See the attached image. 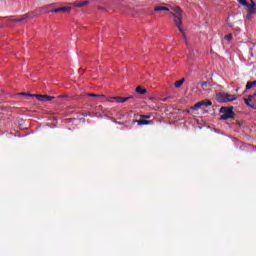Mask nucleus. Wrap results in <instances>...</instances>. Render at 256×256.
Masks as SVG:
<instances>
[{
	"label": "nucleus",
	"instance_id": "nucleus-1",
	"mask_svg": "<svg viewBox=\"0 0 256 256\" xmlns=\"http://www.w3.org/2000/svg\"><path fill=\"white\" fill-rule=\"evenodd\" d=\"M171 15L174 17V23L178 31H180L184 37V41L187 45V34H185V29L183 28V10H181V7H174Z\"/></svg>",
	"mask_w": 256,
	"mask_h": 256
},
{
	"label": "nucleus",
	"instance_id": "nucleus-2",
	"mask_svg": "<svg viewBox=\"0 0 256 256\" xmlns=\"http://www.w3.org/2000/svg\"><path fill=\"white\" fill-rule=\"evenodd\" d=\"M220 113H223V115L220 116V121H227V119H235V112L233 111V106L221 107Z\"/></svg>",
	"mask_w": 256,
	"mask_h": 256
},
{
	"label": "nucleus",
	"instance_id": "nucleus-3",
	"mask_svg": "<svg viewBox=\"0 0 256 256\" xmlns=\"http://www.w3.org/2000/svg\"><path fill=\"white\" fill-rule=\"evenodd\" d=\"M216 99H217L218 103H229L231 101H235V99H237V97L235 95H231L229 93L219 92L216 94Z\"/></svg>",
	"mask_w": 256,
	"mask_h": 256
},
{
	"label": "nucleus",
	"instance_id": "nucleus-4",
	"mask_svg": "<svg viewBox=\"0 0 256 256\" xmlns=\"http://www.w3.org/2000/svg\"><path fill=\"white\" fill-rule=\"evenodd\" d=\"M211 105V101L210 100H203L200 102H197L195 105L191 106L190 109L192 111H199V109H201V107H203V105Z\"/></svg>",
	"mask_w": 256,
	"mask_h": 256
},
{
	"label": "nucleus",
	"instance_id": "nucleus-5",
	"mask_svg": "<svg viewBox=\"0 0 256 256\" xmlns=\"http://www.w3.org/2000/svg\"><path fill=\"white\" fill-rule=\"evenodd\" d=\"M32 97H36L38 101H53L55 99V96H49V95H41V94H34Z\"/></svg>",
	"mask_w": 256,
	"mask_h": 256
},
{
	"label": "nucleus",
	"instance_id": "nucleus-6",
	"mask_svg": "<svg viewBox=\"0 0 256 256\" xmlns=\"http://www.w3.org/2000/svg\"><path fill=\"white\" fill-rule=\"evenodd\" d=\"M71 11V7L66 6V7H59L56 9H52L51 13H69Z\"/></svg>",
	"mask_w": 256,
	"mask_h": 256
},
{
	"label": "nucleus",
	"instance_id": "nucleus-7",
	"mask_svg": "<svg viewBox=\"0 0 256 256\" xmlns=\"http://www.w3.org/2000/svg\"><path fill=\"white\" fill-rule=\"evenodd\" d=\"M133 96L129 97H121V96H114L113 99L116 103H125V101H129V99H132Z\"/></svg>",
	"mask_w": 256,
	"mask_h": 256
},
{
	"label": "nucleus",
	"instance_id": "nucleus-8",
	"mask_svg": "<svg viewBox=\"0 0 256 256\" xmlns=\"http://www.w3.org/2000/svg\"><path fill=\"white\" fill-rule=\"evenodd\" d=\"M133 123H138V125L141 126V125H151L153 121L145 120V118H141L140 120H133Z\"/></svg>",
	"mask_w": 256,
	"mask_h": 256
},
{
	"label": "nucleus",
	"instance_id": "nucleus-9",
	"mask_svg": "<svg viewBox=\"0 0 256 256\" xmlns=\"http://www.w3.org/2000/svg\"><path fill=\"white\" fill-rule=\"evenodd\" d=\"M244 103L251 107L252 109H255V104H253V96H248V98H244Z\"/></svg>",
	"mask_w": 256,
	"mask_h": 256
},
{
	"label": "nucleus",
	"instance_id": "nucleus-10",
	"mask_svg": "<svg viewBox=\"0 0 256 256\" xmlns=\"http://www.w3.org/2000/svg\"><path fill=\"white\" fill-rule=\"evenodd\" d=\"M29 17H31V14L27 13L22 15L20 18L13 19L12 21L15 23H21V21H25V19H29Z\"/></svg>",
	"mask_w": 256,
	"mask_h": 256
},
{
	"label": "nucleus",
	"instance_id": "nucleus-11",
	"mask_svg": "<svg viewBox=\"0 0 256 256\" xmlns=\"http://www.w3.org/2000/svg\"><path fill=\"white\" fill-rule=\"evenodd\" d=\"M136 93H138V95H145L147 89L143 88V86H138L136 87Z\"/></svg>",
	"mask_w": 256,
	"mask_h": 256
},
{
	"label": "nucleus",
	"instance_id": "nucleus-12",
	"mask_svg": "<svg viewBox=\"0 0 256 256\" xmlns=\"http://www.w3.org/2000/svg\"><path fill=\"white\" fill-rule=\"evenodd\" d=\"M183 83H185V78H182V79L176 81L174 84V87H176V89H179V87H181L183 85Z\"/></svg>",
	"mask_w": 256,
	"mask_h": 256
},
{
	"label": "nucleus",
	"instance_id": "nucleus-13",
	"mask_svg": "<svg viewBox=\"0 0 256 256\" xmlns=\"http://www.w3.org/2000/svg\"><path fill=\"white\" fill-rule=\"evenodd\" d=\"M52 7L53 5L45 6L44 8H42V13H51V11H53V9H51Z\"/></svg>",
	"mask_w": 256,
	"mask_h": 256
},
{
	"label": "nucleus",
	"instance_id": "nucleus-14",
	"mask_svg": "<svg viewBox=\"0 0 256 256\" xmlns=\"http://www.w3.org/2000/svg\"><path fill=\"white\" fill-rule=\"evenodd\" d=\"M154 11H169V8L165 6H157L154 8Z\"/></svg>",
	"mask_w": 256,
	"mask_h": 256
},
{
	"label": "nucleus",
	"instance_id": "nucleus-15",
	"mask_svg": "<svg viewBox=\"0 0 256 256\" xmlns=\"http://www.w3.org/2000/svg\"><path fill=\"white\" fill-rule=\"evenodd\" d=\"M87 97H105L103 94L86 93Z\"/></svg>",
	"mask_w": 256,
	"mask_h": 256
},
{
	"label": "nucleus",
	"instance_id": "nucleus-16",
	"mask_svg": "<svg viewBox=\"0 0 256 256\" xmlns=\"http://www.w3.org/2000/svg\"><path fill=\"white\" fill-rule=\"evenodd\" d=\"M240 5H243V7H249V3L247 0H237Z\"/></svg>",
	"mask_w": 256,
	"mask_h": 256
},
{
	"label": "nucleus",
	"instance_id": "nucleus-17",
	"mask_svg": "<svg viewBox=\"0 0 256 256\" xmlns=\"http://www.w3.org/2000/svg\"><path fill=\"white\" fill-rule=\"evenodd\" d=\"M85 5H89V1H84L82 3L75 4V7H85Z\"/></svg>",
	"mask_w": 256,
	"mask_h": 256
},
{
	"label": "nucleus",
	"instance_id": "nucleus-18",
	"mask_svg": "<svg viewBox=\"0 0 256 256\" xmlns=\"http://www.w3.org/2000/svg\"><path fill=\"white\" fill-rule=\"evenodd\" d=\"M250 1H251V4H249V6H246L247 9H255V7H256L255 1H253V0H250Z\"/></svg>",
	"mask_w": 256,
	"mask_h": 256
},
{
	"label": "nucleus",
	"instance_id": "nucleus-19",
	"mask_svg": "<svg viewBox=\"0 0 256 256\" xmlns=\"http://www.w3.org/2000/svg\"><path fill=\"white\" fill-rule=\"evenodd\" d=\"M224 39H226V41H231L233 39V34L225 35Z\"/></svg>",
	"mask_w": 256,
	"mask_h": 256
},
{
	"label": "nucleus",
	"instance_id": "nucleus-20",
	"mask_svg": "<svg viewBox=\"0 0 256 256\" xmlns=\"http://www.w3.org/2000/svg\"><path fill=\"white\" fill-rule=\"evenodd\" d=\"M246 89H247V90L253 89V82H247V84H246Z\"/></svg>",
	"mask_w": 256,
	"mask_h": 256
},
{
	"label": "nucleus",
	"instance_id": "nucleus-21",
	"mask_svg": "<svg viewBox=\"0 0 256 256\" xmlns=\"http://www.w3.org/2000/svg\"><path fill=\"white\" fill-rule=\"evenodd\" d=\"M248 11H249L250 15H255L256 8H250V9H248Z\"/></svg>",
	"mask_w": 256,
	"mask_h": 256
},
{
	"label": "nucleus",
	"instance_id": "nucleus-22",
	"mask_svg": "<svg viewBox=\"0 0 256 256\" xmlns=\"http://www.w3.org/2000/svg\"><path fill=\"white\" fill-rule=\"evenodd\" d=\"M18 95H26L28 97H33V95H35V94H29V93H26V92H21V93H18Z\"/></svg>",
	"mask_w": 256,
	"mask_h": 256
},
{
	"label": "nucleus",
	"instance_id": "nucleus-23",
	"mask_svg": "<svg viewBox=\"0 0 256 256\" xmlns=\"http://www.w3.org/2000/svg\"><path fill=\"white\" fill-rule=\"evenodd\" d=\"M140 119H145V120L151 119V115H141Z\"/></svg>",
	"mask_w": 256,
	"mask_h": 256
},
{
	"label": "nucleus",
	"instance_id": "nucleus-24",
	"mask_svg": "<svg viewBox=\"0 0 256 256\" xmlns=\"http://www.w3.org/2000/svg\"><path fill=\"white\" fill-rule=\"evenodd\" d=\"M111 120L116 123V125H124L123 122H119L117 120H115V118H111Z\"/></svg>",
	"mask_w": 256,
	"mask_h": 256
},
{
	"label": "nucleus",
	"instance_id": "nucleus-25",
	"mask_svg": "<svg viewBox=\"0 0 256 256\" xmlns=\"http://www.w3.org/2000/svg\"><path fill=\"white\" fill-rule=\"evenodd\" d=\"M200 85H201V87H203V88L209 87V83H207V82H201Z\"/></svg>",
	"mask_w": 256,
	"mask_h": 256
},
{
	"label": "nucleus",
	"instance_id": "nucleus-26",
	"mask_svg": "<svg viewBox=\"0 0 256 256\" xmlns=\"http://www.w3.org/2000/svg\"><path fill=\"white\" fill-rule=\"evenodd\" d=\"M253 17V14H251V12L248 11L246 18L251 19Z\"/></svg>",
	"mask_w": 256,
	"mask_h": 256
},
{
	"label": "nucleus",
	"instance_id": "nucleus-27",
	"mask_svg": "<svg viewBox=\"0 0 256 256\" xmlns=\"http://www.w3.org/2000/svg\"><path fill=\"white\" fill-rule=\"evenodd\" d=\"M211 105H213V103L211 102V104H207V103H205V104H202V107H211Z\"/></svg>",
	"mask_w": 256,
	"mask_h": 256
},
{
	"label": "nucleus",
	"instance_id": "nucleus-28",
	"mask_svg": "<svg viewBox=\"0 0 256 256\" xmlns=\"http://www.w3.org/2000/svg\"><path fill=\"white\" fill-rule=\"evenodd\" d=\"M113 100H115V98H113V97H110V98L108 99L109 103H113Z\"/></svg>",
	"mask_w": 256,
	"mask_h": 256
},
{
	"label": "nucleus",
	"instance_id": "nucleus-29",
	"mask_svg": "<svg viewBox=\"0 0 256 256\" xmlns=\"http://www.w3.org/2000/svg\"><path fill=\"white\" fill-rule=\"evenodd\" d=\"M249 97H252V99H253L254 97H256V93L249 95Z\"/></svg>",
	"mask_w": 256,
	"mask_h": 256
},
{
	"label": "nucleus",
	"instance_id": "nucleus-30",
	"mask_svg": "<svg viewBox=\"0 0 256 256\" xmlns=\"http://www.w3.org/2000/svg\"><path fill=\"white\" fill-rule=\"evenodd\" d=\"M252 85H253V87H255L256 86V81H253Z\"/></svg>",
	"mask_w": 256,
	"mask_h": 256
},
{
	"label": "nucleus",
	"instance_id": "nucleus-31",
	"mask_svg": "<svg viewBox=\"0 0 256 256\" xmlns=\"http://www.w3.org/2000/svg\"><path fill=\"white\" fill-rule=\"evenodd\" d=\"M186 111H187L188 113H191L192 110H191V109H188V110H186Z\"/></svg>",
	"mask_w": 256,
	"mask_h": 256
}]
</instances>
